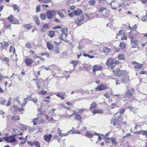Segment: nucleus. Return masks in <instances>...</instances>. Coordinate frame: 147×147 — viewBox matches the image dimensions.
Returning <instances> with one entry per match:
<instances>
[{
	"mask_svg": "<svg viewBox=\"0 0 147 147\" xmlns=\"http://www.w3.org/2000/svg\"><path fill=\"white\" fill-rule=\"evenodd\" d=\"M98 13L96 15L97 18H106L108 16L107 13L106 7L101 6L98 7Z\"/></svg>",
	"mask_w": 147,
	"mask_h": 147,
	"instance_id": "obj_1",
	"label": "nucleus"
},
{
	"mask_svg": "<svg viewBox=\"0 0 147 147\" xmlns=\"http://www.w3.org/2000/svg\"><path fill=\"white\" fill-rule=\"evenodd\" d=\"M126 92L125 94H123L121 95V97L123 98H129L131 97L134 95V89L133 88H127V86L126 87Z\"/></svg>",
	"mask_w": 147,
	"mask_h": 147,
	"instance_id": "obj_2",
	"label": "nucleus"
},
{
	"mask_svg": "<svg viewBox=\"0 0 147 147\" xmlns=\"http://www.w3.org/2000/svg\"><path fill=\"white\" fill-rule=\"evenodd\" d=\"M85 21L84 14H81L80 15L77 17L75 19V23L79 26L82 24Z\"/></svg>",
	"mask_w": 147,
	"mask_h": 147,
	"instance_id": "obj_3",
	"label": "nucleus"
},
{
	"mask_svg": "<svg viewBox=\"0 0 147 147\" xmlns=\"http://www.w3.org/2000/svg\"><path fill=\"white\" fill-rule=\"evenodd\" d=\"M7 19L13 24H20L19 20L12 15H11L9 16L8 17Z\"/></svg>",
	"mask_w": 147,
	"mask_h": 147,
	"instance_id": "obj_4",
	"label": "nucleus"
},
{
	"mask_svg": "<svg viewBox=\"0 0 147 147\" xmlns=\"http://www.w3.org/2000/svg\"><path fill=\"white\" fill-rule=\"evenodd\" d=\"M113 72L117 77H119L125 74V71L121 70L119 69L118 68L116 71H113Z\"/></svg>",
	"mask_w": 147,
	"mask_h": 147,
	"instance_id": "obj_5",
	"label": "nucleus"
},
{
	"mask_svg": "<svg viewBox=\"0 0 147 147\" xmlns=\"http://www.w3.org/2000/svg\"><path fill=\"white\" fill-rule=\"evenodd\" d=\"M115 1L116 0H112V1L110 3L111 8L113 9L116 10L117 8L119 7V3Z\"/></svg>",
	"mask_w": 147,
	"mask_h": 147,
	"instance_id": "obj_6",
	"label": "nucleus"
},
{
	"mask_svg": "<svg viewBox=\"0 0 147 147\" xmlns=\"http://www.w3.org/2000/svg\"><path fill=\"white\" fill-rule=\"evenodd\" d=\"M4 140H5L7 143H13L17 142L16 138H14L11 136L9 137H4Z\"/></svg>",
	"mask_w": 147,
	"mask_h": 147,
	"instance_id": "obj_7",
	"label": "nucleus"
},
{
	"mask_svg": "<svg viewBox=\"0 0 147 147\" xmlns=\"http://www.w3.org/2000/svg\"><path fill=\"white\" fill-rule=\"evenodd\" d=\"M56 11L55 10L48 11H47L46 14L47 18L49 19H52L54 15L56 14Z\"/></svg>",
	"mask_w": 147,
	"mask_h": 147,
	"instance_id": "obj_8",
	"label": "nucleus"
},
{
	"mask_svg": "<svg viewBox=\"0 0 147 147\" xmlns=\"http://www.w3.org/2000/svg\"><path fill=\"white\" fill-rule=\"evenodd\" d=\"M107 85L101 84L100 85L98 86L96 88V90H102L107 89Z\"/></svg>",
	"mask_w": 147,
	"mask_h": 147,
	"instance_id": "obj_9",
	"label": "nucleus"
},
{
	"mask_svg": "<svg viewBox=\"0 0 147 147\" xmlns=\"http://www.w3.org/2000/svg\"><path fill=\"white\" fill-rule=\"evenodd\" d=\"M93 71L94 73H95L96 71H99L102 69V67L99 65H94L93 66Z\"/></svg>",
	"mask_w": 147,
	"mask_h": 147,
	"instance_id": "obj_10",
	"label": "nucleus"
},
{
	"mask_svg": "<svg viewBox=\"0 0 147 147\" xmlns=\"http://www.w3.org/2000/svg\"><path fill=\"white\" fill-rule=\"evenodd\" d=\"M33 61V60L32 59H26L24 60V62L27 66H30Z\"/></svg>",
	"mask_w": 147,
	"mask_h": 147,
	"instance_id": "obj_11",
	"label": "nucleus"
},
{
	"mask_svg": "<svg viewBox=\"0 0 147 147\" xmlns=\"http://www.w3.org/2000/svg\"><path fill=\"white\" fill-rule=\"evenodd\" d=\"M52 137V136L51 134L48 135H46L44 136V139L47 142H49Z\"/></svg>",
	"mask_w": 147,
	"mask_h": 147,
	"instance_id": "obj_12",
	"label": "nucleus"
},
{
	"mask_svg": "<svg viewBox=\"0 0 147 147\" xmlns=\"http://www.w3.org/2000/svg\"><path fill=\"white\" fill-rule=\"evenodd\" d=\"M1 47L2 48V49H6V47H8L9 45L8 42H6L5 41H3V42L1 43Z\"/></svg>",
	"mask_w": 147,
	"mask_h": 147,
	"instance_id": "obj_13",
	"label": "nucleus"
},
{
	"mask_svg": "<svg viewBox=\"0 0 147 147\" xmlns=\"http://www.w3.org/2000/svg\"><path fill=\"white\" fill-rule=\"evenodd\" d=\"M130 81V80L128 75L125 76L121 80V82L125 84Z\"/></svg>",
	"mask_w": 147,
	"mask_h": 147,
	"instance_id": "obj_14",
	"label": "nucleus"
},
{
	"mask_svg": "<svg viewBox=\"0 0 147 147\" xmlns=\"http://www.w3.org/2000/svg\"><path fill=\"white\" fill-rule=\"evenodd\" d=\"M74 13L75 15L78 16L80 15L82 13V12L80 9H78L74 11Z\"/></svg>",
	"mask_w": 147,
	"mask_h": 147,
	"instance_id": "obj_15",
	"label": "nucleus"
},
{
	"mask_svg": "<svg viewBox=\"0 0 147 147\" xmlns=\"http://www.w3.org/2000/svg\"><path fill=\"white\" fill-rule=\"evenodd\" d=\"M92 112L94 114L96 113L103 114V111L101 109H95Z\"/></svg>",
	"mask_w": 147,
	"mask_h": 147,
	"instance_id": "obj_16",
	"label": "nucleus"
},
{
	"mask_svg": "<svg viewBox=\"0 0 147 147\" xmlns=\"http://www.w3.org/2000/svg\"><path fill=\"white\" fill-rule=\"evenodd\" d=\"M113 62V59L112 58L108 59L106 62V65L107 66L110 65Z\"/></svg>",
	"mask_w": 147,
	"mask_h": 147,
	"instance_id": "obj_17",
	"label": "nucleus"
},
{
	"mask_svg": "<svg viewBox=\"0 0 147 147\" xmlns=\"http://www.w3.org/2000/svg\"><path fill=\"white\" fill-rule=\"evenodd\" d=\"M24 26L27 30H29L31 29L32 27V25L30 24H24Z\"/></svg>",
	"mask_w": 147,
	"mask_h": 147,
	"instance_id": "obj_18",
	"label": "nucleus"
},
{
	"mask_svg": "<svg viewBox=\"0 0 147 147\" xmlns=\"http://www.w3.org/2000/svg\"><path fill=\"white\" fill-rule=\"evenodd\" d=\"M68 29L67 28H63L62 30V34L64 35L65 37H66L67 36L66 33Z\"/></svg>",
	"mask_w": 147,
	"mask_h": 147,
	"instance_id": "obj_19",
	"label": "nucleus"
},
{
	"mask_svg": "<svg viewBox=\"0 0 147 147\" xmlns=\"http://www.w3.org/2000/svg\"><path fill=\"white\" fill-rule=\"evenodd\" d=\"M47 47L48 49L51 50L53 49V46L50 42H47Z\"/></svg>",
	"mask_w": 147,
	"mask_h": 147,
	"instance_id": "obj_20",
	"label": "nucleus"
},
{
	"mask_svg": "<svg viewBox=\"0 0 147 147\" xmlns=\"http://www.w3.org/2000/svg\"><path fill=\"white\" fill-rule=\"evenodd\" d=\"M143 67V65L142 64H140V63H138L137 65H135L134 66L135 69L140 70Z\"/></svg>",
	"mask_w": 147,
	"mask_h": 147,
	"instance_id": "obj_21",
	"label": "nucleus"
},
{
	"mask_svg": "<svg viewBox=\"0 0 147 147\" xmlns=\"http://www.w3.org/2000/svg\"><path fill=\"white\" fill-rule=\"evenodd\" d=\"M48 28L49 26L47 24H44L42 29L40 30V31L42 32H44L46 31V29H48Z\"/></svg>",
	"mask_w": 147,
	"mask_h": 147,
	"instance_id": "obj_22",
	"label": "nucleus"
},
{
	"mask_svg": "<svg viewBox=\"0 0 147 147\" xmlns=\"http://www.w3.org/2000/svg\"><path fill=\"white\" fill-rule=\"evenodd\" d=\"M127 109H129L130 111H132L134 113H136V109L132 107L129 106L127 107Z\"/></svg>",
	"mask_w": 147,
	"mask_h": 147,
	"instance_id": "obj_23",
	"label": "nucleus"
},
{
	"mask_svg": "<svg viewBox=\"0 0 147 147\" xmlns=\"http://www.w3.org/2000/svg\"><path fill=\"white\" fill-rule=\"evenodd\" d=\"M9 52L10 53H12L13 54H14L16 52L15 48H13L12 46H11L9 47Z\"/></svg>",
	"mask_w": 147,
	"mask_h": 147,
	"instance_id": "obj_24",
	"label": "nucleus"
},
{
	"mask_svg": "<svg viewBox=\"0 0 147 147\" xmlns=\"http://www.w3.org/2000/svg\"><path fill=\"white\" fill-rule=\"evenodd\" d=\"M85 135L86 137L89 138H92L93 136V135L88 131Z\"/></svg>",
	"mask_w": 147,
	"mask_h": 147,
	"instance_id": "obj_25",
	"label": "nucleus"
},
{
	"mask_svg": "<svg viewBox=\"0 0 147 147\" xmlns=\"http://www.w3.org/2000/svg\"><path fill=\"white\" fill-rule=\"evenodd\" d=\"M75 119L77 120H79L80 121H81V120L82 119L81 115L78 114H77L76 115Z\"/></svg>",
	"mask_w": 147,
	"mask_h": 147,
	"instance_id": "obj_26",
	"label": "nucleus"
},
{
	"mask_svg": "<svg viewBox=\"0 0 147 147\" xmlns=\"http://www.w3.org/2000/svg\"><path fill=\"white\" fill-rule=\"evenodd\" d=\"M111 49L107 47H105L103 48V51L104 53H106L107 54L111 51Z\"/></svg>",
	"mask_w": 147,
	"mask_h": 147,
	"instance_id": "obj_27",
	"label": "nucleus"
},
{
	"mask_svg": "<svg viewBox=\"0 0 147 147\" xmlns=\"http://www.w3.org/2000/svg\"><path fill=\"white\" fill-rule=\"evenodd\" d=\"M57 12L61 18H63L65 17L64 15L61 11H57Z\"/></svg>",
	"mask_w": 147,
	"mask_h": 147,
	"instance_id": "obj_28",
	"label": "nucleus"
},
{
	"mask_svg": "<svg viewBox=\"0 0 147 147\" xmlns=\"http://www.w3.org/2000/svg\"><path fill=\"white\" fill-rule=\"evenodd\" d=\"M117 123V120L116 119H115L112 118L111 120V123L113 125H116Z\"/></svg>",
	"mask_w": 147,
	"mask_h": 147,
	"instance_id": "obj_29",
	"label": "nucleus"
},
{
	"mask_svg": "<svg viewBox=\"0 0 147 147\" xmlns=\"http://www.w3.org/2000/svg\"><path fill=\"white\" fill-rule=\"evenodd\" d=\"M34 19L35 22H36V24L37 25H38L39 24L40 22L39 21L38 18L36 16H35L34 17Z\"/></svg>",
	"mask_w": 147,
	"mask_h": 147,
	"instance_id": "obj_30",
	"label": "nucleus"
},
{
	"mask_svg": "<svg viewBox=\"0 0 147 147\" xmlns=\"http://www.w3.org/2000/svg\"><path fill=\"white\" fill-rule=\"evenodd\" d=\"M56 96L60 98H61V100H62L65 99L64 97V94H61L60 93H58L56 94Z\"/></svg>",
	"mask_w": 147,
	"mask_h": 147,
	"instance_id": "obj_31",
	"label": "nucleus"
},
{
	"mask_svg": "<svg viewBox=\"0 0 147 147\" xmlns=\"http://www.w3.org/2000/svg\"><path fill=\"white\" fill-rule=\"evenodd\" d=\"M78 61H73L71 62L70 63L73 64V66L74 67V68H75L76 66L77 65L78 63Z\"/></svg>",
	"mask_w": 147,
	"mask_h": 147,
	"instance_id": "obj_32",
	"label": "nucleus"
},
{
	"mask_svg": "<svg viewBox=\"0 0 147 147\" xmlns=\"http://www.w3.org/2000/svg\"><path fill=\"white\" fill-rule=\"evenodd\" d=\"M118 59L121 60H124L125 59V56L122 54H119L118 56Z\"/></svg>",
	"mask_w": 147,
	"mask_h": 147,
	"instance_id": "obj_33",
	"label": "nucleus"
},
{
	"mask_svg": "<svg viewBox=\"0 0 147 147\" xmlns=\"http://www.w3.org/2000/svg\"><path fill=\"white\" fill-rule=\"evenodd\" d=\"M97 106L96 104L94 102H93L90 105V109L94 108L96 107Z\"/></svg>",
	"mask_w": 147,
	"mask_h": 147,
	"instance_id": "obj_34",
	"label": "nucleus"
},
{
	"mask_svg": "<svg viewBox=\"0 0 147 147\" xmlns=\"http://www.w3.org/2000/svg\"><path fill=\"white\" fill-rule=\"evenodd\" d=\"M110 140L111 141L113 144L115 145H116L117 144V142L116 141V139L113 137H111L110 138Z\"/></svg>",
	"mask_w": 147,
	"mask_h": 147,
	"instance_id": "obj_35",
	"label": "nucleus"
},
{
	"mask_svg": "<svg viewBox=\"0 0 147 147\" xmlns=\"http://www.w3.org/2000/svg\"><path fill=\"white\" fill-rule=\"evenodd\" d=\"M49 33V34L48 35L51 38H52L53 36L55 33V32L54 31H50Z\"/></svg>",
	"mask_w": 147,
	"mask_h": 147,
	"instance_id": "obj_36",
	"label": "nucleus"
},
{
	"mask_svg": "<svg viewBox=\"0 0 147 147\" xmlns=\"http://www.w3.org/2000/svg\"><path fill=\"white\" fill-rule=\"evenodd\" d=\"M20 128L22 130L25 131L27 129L26 126L24 125H22V126L20 127Z\"/></svg>",
	"mask_w": 147,
	"mask_h": 147,
	"instance_id": "obj_37",
	"label": "nucleus"
},
{
	"mask_svg": "<svg viewBox=\"0 0 147 147\" xmlns=\"http://www.w3.org/2000/svg\"><path fill=\"white\" fill-rule=\"evenodd\" d=\"M88 3L91 5H93L95 3V0H89L88 1Z\"/></svg>",
	"mask_w": 147,
	"mask_h": 147,
	"instance_id": "obj_38",
	"label": "nucleus"
},
{
	"mask_svg": "<svg viewBox=\"0 0 147 147\" xmlns=\"http://www.w3.org/2000/svg\"><path fill=\"white\" fill-rule=\"evenodd\" d=\"M40 5H37L36 7V12H39L40 10Z\"/></svg>",
	"mask_w": 147,
	"mask_h": 147,
	"instance_id": "obj_39",
	"label": "nucleus"
},
{
	"mask_svg": "<svg viewBox=\"0 0 147 147\" xmlns=\"http://www.w3.org/2000/svg\"><path fill=\"white\" fill-rule=\"evenodd\" d=\"M119 46L122 49H123L125 47V44L124 43L121 42L120 43L119 45Z\"/></svg>",
	"mask_w": 147,
	"mask_h": 147,
	"instance_id": "obj_40",
	"label": "nucleus"
},
{
	"mask_svg": "<svg viewBox=\"0 0 147 147\" xmlns=\"http://www.w3.org/2000/svg\"><path fill=\"white\" fill-rule=\"evenodd\" d=\"M29 100H31L34 103H36L38 101V99L36 98H32L30 99Z\"/></svg>",
	"mask_w": 147,
	"mask_h": 147,
	"instance_id": "obj_41",
	"label": "nucleus"
},
{
	"mask_svg": "<svg viewBox=\"0 0 147 147\" xmlns=\"http://www.w3.org/2000/svg\"><path fill=\"white\" fill-rule=\"evenodd\" d=\"M34 143L36 147H40V144L38 142L35 141L34 142Z\"/></svg>",
	"mask_w": 147,
	"mask_h": 147,
	"instance_id": "obj_42",
	"label": "nucleus"
},
{
	"mask_svg": "<svg viewBox=\"0 0 147 147\" xmlns=\"http://www.w3.org/2000/svg\"><path fill=\"white\" fill-rule=\"evenodd\" d=\"M40 17H41V19L42 20H44L46 18V15L45 14H41L40 15Z\"/></svg>",
	"mask_w": 147,
	"mask_h": 147,
	"instance_id": "obj_43",
	"label": "nucleus"
},
{
	"mask_svg": "<svg viewBox=\"0 0 147 147\" xmlns=\"http://www.w3.org/2000/svg\"><path fill=\"white\" fill-rule=\"evenodd\" d=\"M36 86H37V87L38 88V89H39V88L40 87V84H39V80H36Z\"/></svg>",
	"mask_w": 147,
	"mask_h": 147,
	"instance_id": "obj_44",
	"label": "nucleus"
},
{
	"mask_svg": "<svg viewBox=\"0 0 147 147\" xmlns=\"http://www.w3.org/2000/svg\"><path fill=\"white\" fill-rule=\"evenodd\" d=\"M116 65L113 62L110 65V67L112 69H113L116 66Z\"/></svg>",
	"mask_w": 147,
	"mask_h": 147,
	"instance_id": "obj_45",
	"label": "nucleus"
},
{
	"mask_svg": "<svg viewBox=\"0 0 147 147\" xmlns=\"http://www.w3.org/2000/svg\"><path fill=\"white\" fill-rule=\"evenodd\" d=\"M134 45H132V48H138V49L140 48V47H138V44L137 43H134Z\"/></svg>",
	"mask_w": 147,
	"mask_h": 147,
	"instance_id": "obj_46",
	"label": "nucleus"
},
{
	"mask_svg": "<svg viewBox=\"0 0 147 147\" xmlns=\"http://www.w3.org/2000/svg\"><path fill=\"white\" fill-rule=\"evenodd\" d=\"M2 61H4L6 62H8L9 61V59L7 57L3 58L2 60Z\"/></svg>",
	"mask_w": 147,
	"mask_h": 147,
	"instance_id": "obj_47",
	"label": "nucleus"
},
{
	"mask_svg": "<svg viewBox=\"0 0 147 147\" xmlns=\"http://www.w3.org/2000/svg\"><path fill=\"white\" fill-rule=\"evenodd\" d=\"M41 55L42 56L46 55L47 57L49 56V53H43L41 54Z\"/></svg>",
	"mask_w": 147,
	"mask_h": 147,
	"instance_id": "obj_48",
	"label": "nucleus"
},
{
	"mask_svg": "<svg viewBox=\"0 0 147 147\" xmlns=\"http://www.w3.org/2000/svg\"><path fill=\"white\" fill-rule=\"evenodd\" d=\"M51 2V0H43L42 3H48Z\"/></svg>",
	"mask_w": 147,
	"mask_h": 147,
	"instance_id": "obj_49",
	"label": "nucleus"
},
{
	"mask_svg": "<svg viewBox=\"0 0 147 147\" xmlns=\"http://www.w3.org/2000/svg\"><path fill=\"white\" fill-rule=\"evenodd\" d=\"M26 46L28 48H31V45L30 42H28L26 44Z\"/></svg>",
	"mask_w": 147,
	"mask_h": 147,
	"instance_id": "obj_50",
	"label": "nucleus"
},
{
	"mask_svg": "<svg viewBox=\"0 0 147 147\" xmlns=\"http://www.w3.org/2000/svg\"><path fill=\"white\" fill-rule=\"evenodd\" d=\"M11 98L9 97V100H8L7 104L6 105L7 106H8L10 105L11 104Z\"/></svg>",
	"mask_w": 147,
	"mask_h": 147,
	"instance_id": "obj_51",
	"label": "nucleus"
},
{
	"mask_svg": "<svg viewBox=\"0 0 147 147\" xmlns=\"http://www.w3.org/2000/svg\"><path fill=\"white\" fill-rule=\"evenodd\" d=\"M6 102V100L4 99H3L1 101L0 104L1 105H4L5 103Z\"/></svg>",
	"mask_w": 147,
	"mask_h": 147,
	"instance_id": "obj_52",
	"label": "nucleus"
},
{
	"mask_svg": "<svg viewBox=\"0 0 147 147\" xmlns=\"http://www.w3.org/2000/svg\"><path fill=\"white\" fill-rule=\"evenodd\" d=\"M125 109L122 108L119 111V113L121 114H123L125 111Z\"/></svg>",
	"mask_w": 147,
	"mask_h": 147,
	"instance_id": "obj_53",
	"label": "nucleus"
},
{
	"mask_svg": "<svg viewBox=\"0 0 147 147\" xmlns=\"http://www.w3.org/2000/svg\"><path fill=\"white\" fill-rule=\"evenodd\" d=\"M122 34H123V31L121 30H120L119 31L118 33L116 35L117 36H119L121 35Z\"/></svg>",
	"mask_w": 147,
	"mask_h": 147,
	"instance_id": "obj_54",
	"label": "nucleus"
},
{
	"mask_svg": "<svg viewBox=\"0 0 147 147\" xmlns=\"http://www.w3.org/2000/svg\"><path fill=\"white\" fill-rule=\"evenodd\" d=\"M37 118L34 119H33V124L34 125H36L37 124Z\"/></svg>",
	"mask_w": 147,
	"mask_h": 147,
	"instance_id": "obj_55",
	"label": "nucleus"
},
{
	"mask_svg": "<svg viewBox=\"0 0 147 147\" xmlns=\"http://www.w3.org/2000/svg\"><path fill=\"white\" fill-rule=\"evenodd\" d=\"M12 7L13 9L15 11L18 8V7L17 5H14L13 6H12Z\"/></svg>",
	"mask_w": 147,
	"mask_h": 147,
	"instance_id": "obj_56",
	"label": "nucleus"
},
{
	"mask_svg": "<svg viewBox=\"0 0 147 147\" xmlns=\"http://www.w3.org/2000/svg\"><path fill=\"white\" fill-rule=\"evenodd\" d=\"M137 28V26L135 24L134 26H133V27H132L133 30H131V31H134Z\"/></svg>",
	"mask_w": 147,
	"mask_h": 147,
	"instance_id": "obj_57",
	"label": "nucleus"
},
{
	"mask_svg": "<svg viewBox=\"0 0 147 147\" xmlns=\"http://www.w3.org/2000/svg\"><path fill=\"white\" fill-rule=\"evenodd\" d=\"M125 4L124 2H123L122 3H119V5L118 7H122V6L124 5Z\"/></svg>",
	"mask_w": 147,
	"mask_h": 147,
	"instance_id": "obj_58",
	"label": "nucleus"
},
{
	"mask_svg": "<svg viewBox=\"0 0 147 147\" xmlns=\"http://www.w3.org/2000/svg\"><path fill=\"white\" fill-rule=\"evenodd\" d=\"M131 41L134 43H135L137 42V40L135 39L131 38Z\"/></svg>",
	"mask_w": 147,
	"mask_h": 147,
	"instance_id": "obj_59",
	"label": "nucleus"
},
{
	"mask_svg": "<svg viewBox=\"0 0 147 147\" xmlns=\"http://www.w3.org/2000/svg\"><path fill=\"white\" fill-rule=\"evenodd\" d=\"M142 20L143 22H146L147 21V19L146 18L145 16H143L142 18Z\"/></svg>",
	"mask_w": 147,
	"mask_h": 147,
	"instance_id": "obj_60",
	"label": "nucleus"
},
{
	"mask_svg": "<svg viewBox=\"0 0 147 147\" xmlns=\"http://www.w3.org/2000/svg\"><path fill=\"white\" fill-rule=\"evenodd\" d=\"M72 133L73 134H81L80 132L78 131H72Z\"/></svg>",
	"mask_w": 147,
	"mask_h": 147,
	"instance_id": "obj_61",
	"label": "nucleus"
},
{
	"mask_svg": "<svg viewBox=\"0 0 147 147\" xmlns=\"http://www.w3.org/2000/svg\"><path fill=\"white\" fill-rule=\"evenodd\" d=\"M46 91H45L44 90H42L40 92V93L44 95L46 94Z\"/></svg>",
	"mask_w": 147,
	"mask_h": 147,
	"instance_id": "obj_62",
	"label": "nucleus"
},
{
	"mask_svg": "<svg viewBox=\"0 0 147 147\" xmlns=\"http://www.w3.org/2000/svg\"><path fill=\"white\" fill-rule=\"evenodd\" d=\"M11 119L13 121L16 120V117L14 115H13L11 117Z\"/></svg>",
	"mask_w": 147,
	"mask_h": 147,
	"instance_id": "obj_63",
	"label": "nucleus"
},
{
	"mask_svg": "<svg viewBox=\"0 0 147 147\" xmlns=\"http://www.w3.org/2000/svg\"><path fill=\"white\" fill-rule=\"evenodd\" d=\"M104 96L107 98H108L110 97V95L108 93H106L104 94Z\"/></svg>",
	"mask_w": 147,
	"mask_h": 147,
	"instance_id": "obj_64",
	"label": "nucleus"
}]
</instances>
